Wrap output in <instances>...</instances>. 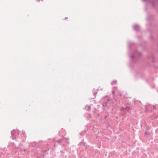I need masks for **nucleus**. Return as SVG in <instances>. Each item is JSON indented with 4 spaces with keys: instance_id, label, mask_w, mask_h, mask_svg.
I'll return each mask as SVG.
<instances>
[{
    "instance_id": "f257e3e1",
    "label": "nucleus",
    "mask_w": 158,
    "mask_h": 158,
    "mask_svg": "<svg viewBox=\"0 0 158 158\" xmlns=\"http://www.w3.org/2000/svg\"><path fill=\"white\" fill-rule=\"evenodd\" d=\"M132 60L136 62V60L138 59L139 57L142 55L141 53L138 52L137 49H135V51L133 53H131L129 54Z\"/></svg>"
},
{
    "instance_id": "f03ea898",
    "label": "nucleus",
    "mask_w": 158,
    "mask_h": 158,
    "mask_svg": "<svg viewBox=\"0 0 158 158\" xmlns=\"http://www.w3.org/2000/svg\"><path fill=\"white\" fill-rule=\"evenodd\" d=\"M68 139H66L65 138H63L61 139L57 140V142L60 145L64 146L65 145V143L66 141H67V143L69 144V142L68 141Z\"/></svg>"
},
{
    "instance_id": "7ed1b4c3",
    "label": "nucleus",
    "mask_w": 158,
    "mask_h": 158,
    "mask_svg": "<svg viewBox=\"0 0 158 158\" xmlns=\"http://www.w3.org/2000/svg\"><path fill=\"white\" fill-rule=\"evenodd\" d=\"M19 134V131L17 130H14L11 131L12 139H15Z\"/></svg>"
},
{
    "instance_id": "20e7f679",
    "label": "nucleus",
    "mask_w": 158,
    "mask_h": 158,
    "mask_svg": "<svg viewBox=\"0 0 158 158\" xmlns=\"http://www.w3.org/2000/svg\"><path fill=\"white\" fill-rule=\"evenodd\" d=\"M144 2H148L151 4L153 7H154L156 5H158V0H154L153 1H149L148 0H142Z\"/></svg>"
},
{
    "instance_id": "39448f33",
    "label": "nucleus",
    "mask_w": 158,
    "mask_h": 158,
    "mask_svg": "<svg viewBox=\"0 0 158 158\" xmlns=\"http://www.w3.org/2000/svg\"><path fill=\"white\" fill-rule=\"evenodd\" d=\"M130 108L129 107L127 106H125V107H122L120 109V110L121 111H124V110H127L128 111H129V110H130Z\"/></svg>"
},
{
    "instance_id": "423d86ee",
    "label": "nucleus",
    "mask_w": 158,
    "mask_h": 158,
    "mask_svg": "<svg viewBox=\"0 0 158 158\" xmlns=\"http://www.w3.org/2000/svg\"><path fill=\"white\" fill-rule=\"evenodd\" d=\"M133 28L136 31H139L140 28L138 25L136 24L133 26Z\"/></svg>"
},
{
    "instance_id": "0eeeda50",
    "label": "nucleus",
    "mask_w": 158,
    "mask_h": 158,
    "mask_svg": "<svg viewBox=\"0 0 158 158\" xmlns=\"http://www.w3.org/2000/svg\"><path fill=\"white\" fill-rule=\"evenodd\" d=\"M85 108L87 110H91L90 106L88 105L85 106Z\"/></svg>"
},
{
    "instance_id": "6e6552de",
    "label": "nucleus",
    "mask_w": 158,
    "mask_h": 158,
    "mask_svg": "<svg viewBox=\"0 0 158 158\" xmlns=\"http://www.w3.org/2000/svg\"><path fill=\"white\" fill-rule=\"evenodd\" d=\"M152 15H151L149 14L148 15L147 17L146 18V19L147 20H149L151 19L152 18Z\"/></svg>"
},
{
    "instance_id": "1a4fd4ad",
    "label": "nucleus",
    "mask_w": 158,
    "mask_h": 158,
    "mask_svg": "<svg viewBox=\"0 0 158 158\" xmlns=\"http://www.w3.org/2000/svg\"><path fill=\"white\" fill-rule=\"evenodd\" d=\"M117 82V81H114L112 82H111V84L112 85L113 84H115Z\"/></svg>"
},
{
    "instance_id": "9d476101",
    "label": "nucleus",
    "mask_w": 158,
    "mask_h": 158,
    "mask_svg": "<svg viewBox=\"0 0 158 158\" xmlns=\"http://www.w3.org/2000/svg\"><path fill=\"white\" fill-rule=\"evenodd\" d=\"M132 44V43L130 42H128V45H129V47H130V45Z\"/></svg>"
},
{
    "instance_id": "9b49d317",
    "label": "nucleus",
    "mask_w": 158,
    "mask_h": 158,
    "mask_svg": "<svg viewBox=\"0 0 158 158\" xmlns=\"http://www.w3.org/2000/svg\"><path fill=\"white\" fill-rule=\"evenodd\" d=\"M145 135H147L148 134L147 132L145 131Z\"/></svg>"
},
{
    "instance_id": "f8f14e48",
    "label": "nucleus",
    "mask_w": 158,
    "mask_h": 158,
    "mask_svg": "<svg viewBox=\"0 0 158 158\" xmlns=\"http://www.w3.org/2000/svg\"><path fill=\"white\" fill-rule=\"evenodd\" d=\"M96 93H94V95L95 96V97L96 96Z\"/></svg>"
},
{
    "instance_id": "ddd939ff",
    "label": "nucleus",
    "mask_w": 158,
    "mask_h": 158,
    "mask_svg": "<svg viewBox=\"0 0 158 158\" xmlns=\"http://www.w3.org/2000/svg\"><path fill=\"white\" fill-rule=\"evenodd\" d=\"M112 94H114V91H112Z\"/></svg>"
},
{
    "instance_id": "4468645a",
    "label": "nucleus",
    "mask_w": 158,
    "mask_h": 158,
    "mask_svg": "<svg viewBox=\"0 0 158 158\" xmlns=\"http://www.w3.org/2000/svg\"><path fill=\"white\" fill-rule=\"evenodd\" d=\"M22 132H23V135H24V133H25V132H24L23 131Z\"/></svg>"
},
{
    "instance_id": "2eb2a0df",
    "label": "nucleus",
    "mask_w": 158,
    "mask_h": 158,
    "mask_svg": "<svg viewBox=\"0 0 158 158\" xmlns=\"http://www.w3.org/2000/svg\"><path fill=\"white\" fill-rule=\"evenodd\" d=\"M60 152L62 153H63V151H60Z\"/></svg>"
},
{
    "instance_id": "dca6fc26",
    "label": "nucleus",
    "mask_w": 158,
    "mask_h": 158,
    "mask_svg": "<svg viewBox=\"0 0 158 158\" xmlns=\"http://www.w3.org/2000/svg\"><path fill=\"white\" fill-rule=\"evenodd\" d=\"M15 148H19V147H16Z\"/></svg>"
},
{
    "instance_id": "f3484780",
    "label": "nucleus",
    "mask_w": 158,
    "mask_h": 158,
    "mask_svg": "<svg viewBox=\"0 0 158 158\" xmlns=\"http://www.w3.org/2000/svg\"><path fill=\"white\" fill-rule=\"evenodd\" d=\"M67 18H67V17H66V18H65V19H67Z\"/></svg>"
}]
</instances>
